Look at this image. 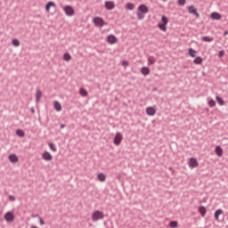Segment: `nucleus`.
<instances>
[{"instance_id": "obj_37", "label": "nucleus", "mask_w": 228, "mask_h": 228, "mask_svg": "<svg viewBox=\"0 0 228 228\" xmlns=\"http://www.w3.org/2000/svg\"><path fill=\"white\" fill-rule=\"evenodd\" d=\"M224 54H225L224 50H220L219 53H218L219 58H223V56H224Z\"/></svg>"}, {"instance_id": "obj_14", "label": "nucleus", "mask_w": 228, "mask_h": 228, "mask_svg": "<svg viewBox=\"0 0 228 228\" xmlns=\"http://www.w3.org/2000/svg\"><path fill=\"white\" fill-rule=\"evenodd\" d=\"M116 42H117L116 36H114V34H110V36H108V43L113 45V44H116Z\"/></svg>"}, {"instance_id": "obj_1", "label": "nucleus", "mask_w": 228, "mask_h": 228, "mask_svg": "<svg viewBox=\"0 0 228 228\" xmlns=\"http://www.w3.org/2000/svg\"><path fill=\"white\" fill-rule=\"evenodd\" d=\"M93 21L95 27H104V25H107V21L102 16H94Z\"/></svg>"}, {"instance_id": "obj_48", "label": "nucleus", "mask_w": 228, "mask_h": 228, "mask_svg": "<svg viewBox=\"0 0 228 228\" xmlns=\"http://www.w3.org/2000/svg\"><path fill=\"white\" fill-rule=\"evenodd\" d=\"M36 216H38V214H37Z\"/></svg>"}, {"instance_id": "obj_24", "label": "nucleus", "mask_w": 228, "mask_h": 228, "mask_svg": "<svg viewBox=\"0 0 228 228\" xmlns=\"http://www.w3.org/2000/svg\"><path fill=\"white\" fill-rule=\"evenodd\" d=\"M41 99H42V92H41V90H37L36 102H40Z\"/></svg>"}, {"instance_id": "obj_20", "label": "nucleus", "mask_w": 228, "mask_h": 228, "mask_svg": "<svg viewBox=\"0 0 228 228\" xmlns=\"http://www.w3.org/2000/svg\"><path fill=\"white\" fill-rule=\"evenodd\" d=\"M63 60L64 61H70V60H72V55H70L69 52H65L63 53Z\"/></svg>"}, {"instance_id": "obj_21", "label": "nucleus", "mask_w": 228, "mask_h": 228, "mask_svg": "<svg viewBox=\"0 0 228 228\" xmlns=\"http://www.w3.org/2000/svg\"><path fill=\"white\" fill-rule=\"evenodd\" d=\"M12 44L14 47H20V39H18V37H14L12 40Z\"/></svg>"}, {"instance_id": "obj_8", "label": "nucleus", "mask_w": 228, "mask_h": 228, "mask_svg": "<svg viewBox=\"0 0 228 228\" xmlns=\"http://www.w3.org/2000/svg\"><path fill=\"white\" fill-rule=\"evenodd\" d=\"M105 7L106 9L112 10V9H115L116 4L113 0H106Z\"/></svg>"}, {"instance_id": "obj_9", "label": "nucleus", "mask_w": 228, "mask_h": 228, "mask_svg": "<svg viewBox=\"0 0 228 228\" xmlns=\"http://www.w3.org/2000/svg\"><path fill=\"white\" fill-rule=\"evenodd\" d=\"M188 11L190 13L195 14L197 16V18H200V12H198V9L196 7H194V5H189Z\"/></svg>"}, {"instance_id": "obj_12", "label": "nucleus", "mask_w": 228, "mask_h": 228, "mask_svg": "<svg viewBox=\"0 0 228 228\" xmlns=\"http://www.w3.org/2000/svg\"><path fill=\"white\" fill-rule=\"evenodd\" d=\"M139 11H142V14L149 12V7L145 4H141L138 6Z\"/></svg>"}, {"instance_id": "obj_18", "label": "nucleus", "mask_w": 228, "mask_h": 228, "mask_svg": "<svg viewBox=\"0 0 228 228\" xmlns=\"http://www.w3.org/2000/svg\"><path fill=\"white\" fill-rule=\"evenodd\" d=\"M9 160L11 161V163H18L19 158L18 156H16V154H11L9 156Z\"/></svg>"}, {"instance_id": "obj_36", "label": "nucleus", "mask_w": 228, "mask_h": 228, "mask_svg": "<svg viewBox=\"0 0 228 228\" xmlns=\"http://www.w3.org/2000/svg\"><path fill=\"white\" fill-rule=\"evenodd\" d=\"M49 147L53 152H56L57 149L54 147V143H49Z\"/></svg>"}, {"instance_id": "obj_4", "label": "nucleus", "mask_w": 228, "mask_h": 228, "mask_svg": "<svg viewBox=\"0 0 228 228\" xmlns=\"http://www.w3.org/2000/svg\"><path fill=\"white\" fill-rule=\"evenodd\" d=\"M4 220H6V222H14L15 220V215L12 211H7V213H5L4 215Z\"/></svg>"}, {"instance_id": "obj_40", "label": "nucleus", "mask_w": 228, "mask_h": 228, "mask_svg": "<svg viewBox=\"0 0 228 228\" xmlns=\"http://www.w3.org/2000/svg\"><path fill=\"white\" fill-rule=\"evenodd\" d=\"M39 223L41 225H45V222L44 220V218H42V216H39Z\"/></svg>"}, {"instance_id": "obj_32", "label": "nucleus", "mask_w": 228, "mask_h": 228, "mask_svg": "<svg viewBox=\"0 0 228 228\" xmlns=\"http://www.w3.org/2000/svg\"><path fill=\"white\" fill-rule=\"evenodd\" d=\"M216 99L219 106H224L225 104V101H224V99H222V97L217 96Z\"/></svg>"}, {"instance_id": "obj_11", "label": "nucleus", "mask_w": 228, "mask_h": 228, "mask_svg": "<svg viewBox=\"0 0 228 228\" xmlns=\"http://www.w3.org/2000/svg\"><path fill=\"white\" fill-rule=\"evenodd\" d=\"M215 152L219 158H222V156H224V149H222L220 145L216 147Z\"/></svg>"}, {"instance_id": "obj_39", "label": "nucleus", "mask_w": 228, "mask_h": 228, "mask_svg": "<svg viewBox=\"0 0 228 228\" xmlns=\"http://www.w3.org/2000/svg\"><path fill=\"white\" fill-rule=\"evenodd\" d=\"M8 199H9V200H12V202H14V200H16V197H14V195H9Z\"/></svg>"}, {"instance_id": "obj_5", "label": "nucleus", "mask_w": 228, "mask_h": 228, "mask_svg": "<svg viewBox=\"0 0 228 228\" xmlns=\"http://www.w3.org/2000/svg\"><path fill=\"white\" fill-rule=\"evenodd\" d=\"M64 11L67 16H73L75 14V9L72 5H65Z\"/></svg>"}, {"instance_id": "obj_7", "label": "nucleus", "mask_w": 228, "mask_h": 228, "mask_svg": "<svg viewBox=\"0 0 228 228\" xmlns=\"http://www.w3.org/2000/svg\"><path fill=\"white\" fill-rule=\"evenodd\" d=\"M199 161L196 158H191L190 161H189V167H191V168H197V167H199Z\"/></svg>"}, {"instance_id": "obj_13", "label": "nucleus", "mask_w": 228, "mask_h": 228, "mask_svg": "<svg viewBox=\"0 0 228 228\" xmlns=\"http://www.w3.org/2000/svg\"><path fill=\"white\" fill-rule=\"evenodd\" d=\"M146 113L147 115H149L150 117H153L154 115H156L157 110L155 108L152 107H149L146 109Z\"/></svg>"}, {"instance_id": "obj_31", "label": "nucleus", "mask_w": 228, "mask_h": 228, "mask_svg": "<svg viewBox=\"0 0 228 228\" xmlns=\"http://www.w3.org/2000/svg\"><path fill=\"white\" fill-rule=\"evenodd\" d=\"M126 7V9H130V11H133V9H134L135 5L133 2H127Z\"/></svg>"}, {"instance_id": "obj_46", "label": "nucleus", "mask_w": 228, "mask_h": 228, "mask_svg": "<svg viewBox=\"0 0 228 228\" xmlns=\"http://www.w3.org/2000/svg\"><path fill=\"white\" fill-rule=\"evenodd\" d=\"M31 228H39V227H37V225H31Z\"/></svg>"}, {"instance_id": "obj_33", "label": "nucleus", "mask_w": 228, "mask_h": 228, "mask_svg": "<svg viewBox=\"0 0 228 228\" xmlns=\"http://www.w3.org/2000/svg\"><path fill=\"white\" fill-rule=\"evenodd\" d=\"M148 63L149 65H154V63H156V59H154V57H148Z\"/></svg>"}, {"instance_id": "obj_23", "label": "nucleus", "mask_w": 228, "mask_h": 228, "mask_svg": "<svg viewBox=\"0 0 228 228\" xmlns=\"http://www.w3.org/2000/svg\"><path fill=\"white\" fill-rule=\"evenodd\" d=\"M97 179L101 181V183H104L106 181V175L103 173L98 174Z\"/></svg>"}, {"instance_id": "obj_45", "label": "nucleus", "mask_w": 228, "mask_h": 228, "mask_svg": "<svg viewBox=\"0 0 228 228\" xmlns=\"http://www.w3.org/2000/svg\"><path fill=\"white\" fill-rule=\"evenodd\" d=\"M64 127H66L65 124H61V129H64Z\"/></svg>"}, {"instance_id": "obj_38", "label": "nucleus", "mask_w": 228, "mask_h": 228, "mask_svg": "<svg viewBox=\"0 0 228 228\" xmlns=\"http://www.w3.org/2000/svg\"><path fill=\"white\" fill-rule=\"evenodd\" d=\"M121 65H122L123 67H128L129 62H128V61H121Z\"/></svg>"}, {"instance_id": "obj_10", "label": "nucleus", "mask_w": 228, "mask_h": 228, "mask_svg": "<svg viewBox=\"0 0 228 228\" xmlns=\"http://www.w3.org/2000/svg\"><path fill=\"white\" fill-rule=\"evenodd\" d=\"M43 159H45V161H52L53 160V156L51 154V152H48L47 151H45L43 155H42Z\"/></svg>"}, {"instance_id": "obj_30", "label": "nucleus", "mask_w": 228, "mask_h": 228, "mask_svg": "<svg viewBox=\"0 0 228 228\" xmlns=\"http://www.w3.org/2000/svg\"><path fill=\"white\" fill-rule=\"evenodd\" d=\"M178 225H179V224L175 220H172L171 222H169L170 228H176V227H178Z\"/></svg>"}, {"instance_id": "obj_49", "label": "nucleus", "mask_w": 228, "mask_h": 228, "mask_svg": "<svg viewBox=\"0 0 228 228\" xmlns=\"http://www.w3.org/2000/svg\"><path fill=\"white\" fill-rule=\"evenodd\" d=\"M164 2H166L167 0H163Z\"/></svg>"}, {"instance_id": "obj_44", "label": "nucleus", "mask_w": 228, "mask_h": 228, "mask_svg": "<svg viewBox=\"0 0 228 228\" xmlns=\"http://www.w3.org/2000/svg\"><path fill=\"white\" fill-rule=\"evenodd\" d=\"M227 35H228V30H224V37H227Z\"/></svg>"}, {"instance_id": "obj_29", "label": "nucleus", "mask_w": 228, "mask_h": 228, "mask_svg": "<svg viewBox=\"0 0 228 228\" xmlns=\"http://www.w3.org/2000/svg\"><path fill=\"white\" fill-rule=\"evenodd\" d=\"M189 54L191 58H196L197 52L194 48H189Z\"/></svg>"}, {"instance_id": "obj_43", "label": "nucleus", "mask_w": 228, "mask_h": 228, "mask_svg": "<svg viewBox=\"0 0 228 228\" xmlns=\"http://www.w3.org/2000/svg\"><path fill=\"white\" fill-rule=\"evenodd\" d=\"M49 3H50V7L56 5L55 2L50 1Z\"/></svg>"}, {"instance_id": "obj_42", "label": "nucleus", "mask_w": 228, "mask_h": 228, "mask_svg": "<svg viewBox=\"0 0 228 228\" xmlns=\"http://www.w3.org/2000/svg\"><path fill=\"white\" fill-rule=\"evenodd\" d=\"M45 9H46V11H49V9H51L50 2H47L46 5H45Z\"/></svg>"}, {"instance_id": "obj_2", "label": "nucleus", "mask_w": 228, "mask_h": 228, "mask_svg": "<svg viewBox=\"0 0 228 228\" xmlns=\"http://www.w3.org/2000/svg\"><path fill=\"white\" fill-rule=\"evenodd\" d=\"M161 23H158V27L161 29L166 31L167 29V23H168V18L165 14L161 16Z\"/></svg>"}, {"instance_id": "obj_3", "label": "nucleus", "mask_w": 228, "mask_h": 228, "mask_svg": "<svg viewBox=\"0 0 228 228\" xmlns=\"http://www.w3.org/2000/svg\"><path fill=\"white\" fill-rule=\"evenodd\" d=\"M104 218V213L102 211H94L92 215V219L94 222H97L98 220H102Z\"/></svg>"}, {"instance_id": "obj_34", "label": "nucleus", "mask_w": 228, "mask_h": 228, "mask_svg": "<svg viewBox=\"0 0 228 228\" xmlns=\"http://www.w3.org/2000/svg\"><path fill=\"white\" fill-rule=\"evenodd\" d=\"M208 106H209V108H215V106H216V101H214L213 99L208 101Z\"/></svg>"}, {"instance_id": "obj_35", "label": "nucleus", "mask_w": 228, "mask_h": 228, "mask_svg": "<svg viewBox=\"0 0 228 228\" xmlns=\"http://www.w3.org/2000/svg\"><path fill=\"white\" fill-rule=\"evenodd\" d=\"M145 14L142 13V11H139V12H137V18L139 20H142L144 18Z\"/></svg>"}, {"instance_id": "obj_28", "label": "nucleus", "mask_w": 228, "mask_h": 228, "mask_svg": "<svg viewBox=\"0 0 228 228\" xmlns=\"http://www.w3.org/2000/svg\"><path fill=\"white\" fill-rule=\"evenodd\" d=\"M79 94L81 97H87L88 92L85 88H80Z\"/></svg>"}, {"instance_id": "obj_26", "label": "nucleus", "mask_w": 228, "mask_h": 228, "mask_svg": "<svg viewBox=\"0 0 228 228\" xmlns=\"http://www.w3.org/2000/svg\"><path fill=\"white\" fill-rule=\"evenodd\" d=\"M224 213L223 209H216L215 212L216 220L219 221V216Z\"/></svg>"}, {"instance_id": "obj_27", "label": "nucleus", "mask_w": 228, "mask_h": 228, "mask_svg": "<svg viewBox=\"0 0 228 228\" xmlns=\"http://www.w3.org/2000/svg\"><path fill=\"white\" fill-rule=\"evenodd\" d=\"M17 136H20V138H24L26 136V133L22 129H17L16 131Z\"/></svg>"}, {"instance_id": "obj_6", "label": "nucleus", "mask_w": 228, "mask_h": 228, "mask_svg": "<svg viewBox=\"0 0 228 228\" xmlns=\"http://www.w3.org/2000/svg\"><path fill=\"white\" fill-rule=\"evenodd\" d=\"M123 140V134L122 133H116V136H114V145H120L121 142Z\"/></svg>"}, {"instance_id": "obj_41", "label": "nucleus", "mask_w": 228, "mask_h": 228, "mask_svg": "<svg viewBox=\"0 0 228 228\" xmlns=\"http://www.w3.org/2000/svg\"><path fill=\"white\" fill-rule=\"evenodd\" d=\"M178 4H179L180 5H185L186 0H178Z\"/></svg>"}, {"instance_id": "obj_22", "label": "nucleus", "mask_w": 228, "mask_h": 228, "mask_svg": "<svg viewBox=\"0 0 228 228\" xmlns=\"http://www.w3.org/2000/svg\"><path fill=\"white\" fill-rule=\"evenodd\" d=\"M215 37H211V36H203L202 42H214Z\"/></svg>"}, {"instance_id": "obj_16", "label": "nucleus", "mask_w": 228, "mask_h": 228, "mask_svg": "<svg viewBox=\"0 0 228 228\" xmlns=\"http://www.w3.org/2000/svg\"><path fill=\"white\" fill-rule=\"evenodd\" d=\"M203 61H204V59H202L200 55H197V57L193 59V63H195V65H202Z\"/></svg>"}, {"instance_id": "obj_15", "label": "nucleus", "mask_w": 228, "mask_h": 228, "mask_svg": "<svg viewBox=\"0 0 228 228\" xmlns=\"http://www.w3.org/2000/svg\"><path fill=\"white\" fill-rule=\"evenodd\" d=\"M141 73L142 76H149L151 74L150 68H148V66H142L141 69Z\"/></svg>"}, {"instance_id": "obj_25", "label": "nucleus", "mask_w": 228, "mask_h": 228, "mask_svg": "<svg viewBox=\"0 0 228 228\" xmlns=\"http://www.w3.org/2000/svg\"><path fill=\"white\" fill-rule=\"evenodd\" d=\"M54 110L56 111H61V110H62L61 104L60 102H58V101L54 102Z\"/></svg>"}, {"instance_id": "obj_19", "label": "nucleus", "mask_w": 228, "mask_h": 228, "mask_svg": "<svg viewBox=\"0 0 228 228\" xmlns=\"http://www.w3.org/2000/svg\"><path fill=\"white\" fill-rule=\"evenodd\" d=\"M211 18H213V20H221L222 14H220V12H211Z\"/></svg>"}, {"instance_id": "obj_17", "label": "nucleus", "mask_w": 228, "mask_h": 228, "mask_svg": "<svg viewBox=\"0 0 228 228\" xmlns=\"http://www.w3.org/2000/svg\"><path fill=\"white\" fill-rule=\"evenodd\" d=\"M199 213L201 215V216H206V214L208 213V209L206 208L205 206H200Z\"/></svg>"}, {"instance_id": "obj_47", "label": "nucleus", "mask_w": 228, "mask_h": 228, "mask_svg": "<svg viewBox=\"0 0 228 228\" xmlns=\"http://www.w3.org/2000/svg\"><path fill=\"white\" fill-rule=\"evenodd\" d=\"M31 111H32V113H35V110H34V108H32V109H31Z\"/></svg>"}]
</instances>
